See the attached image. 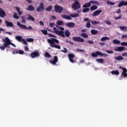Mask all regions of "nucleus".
Here are the masks:
<instances>
[{
    "mask_svg": "<svg viewBox=\"0 0 127 127\" xmlns=\"http://www.w3.org/2000/svg\"><path fill=\"white\" fill-rule=\"evenodd\" d=\"M48 43L50 44L51 47L53 48H56L57 49H61V47L58 45H55V43L57 44H59V41L57 39L52 38L51 39H48L47 40Z\"/></svg>",
    "mask_w": 127,
    "mask_h": 127,
    "instance_id": "obj_1",
    "label": "nucleus"
},
{
    "mask_svg": "<svg viewBox=\"0 0 127 127\" xmlns=\"http://www.w3.org/2000/svg\"><path fill=\"white\" fill-rule=\"evenodd\" d=\"M74 2L71 3V7L72 9L74 10H78V9H80L81 8V4L80 2L78 1V0H74Z\"/></svg>",
    "mask_w": 127,
    "mask_h": 127,
    "instance_id": "obj_2",
    "label": "nucleus"
},
{
    "mask_svg": "<svg viewBox=\"0 0 127 127\" xmlns=\"http://www.w3.org/2000/svg\"><path fill=\"white\" fill-rule=\"evenodd\" d=\"M63 9H64L63 7L59 5H55L54 6V10L57 13H62Z\"/></svg>",
    "mask_w": 127,
    "mask_h": 127,
    "instance_id": "obj_3",
    "label": "nucleus"
},
{
    "mask_svg": "<svg viewBox=\"0 0 127 127\" xmlns=\"http://www.w3.org/2000/svg\"><path fill=\"white\" fill-rule=\"evenodd\" d=\"M17 25L21 28V29H29V30H32V27L31 26L26 27V25L21 24L19 22H17Z\"/></svg>",
    "mask_w": 127,
    "mask_h": 127,
    "instance_id": "obj_4",
    "label": "nucleus"
},
{
    "mask_svg": "<svg viewBox=\"0 0 127 127\" xmlns=\"http://www.w3.org/2000/svg\"><path fill=\"white\" fill-rule=\"evenodd\" d=\"M72 40L75 42H80L81 43L85 42V39L80 37H73Z\"/></svg>",
    "mask_w": 127,
    "mask_h": 127,
    "instance_id": "obj_5",
    "label": "nucleus"
},
{
    "mask_svg": "<svg viewBox=\"0 0 127 127\" xmlns=\"http://www.w3.org/2000/svg\"><path fill=\"white\" fill-rule=\"evenodd\" d=\"M53 29L55 33L56 34L60 35L61 36H62V37H65V35H64V31H58L57 30V28L56 27H54Z\"/></svg>",
    "mask_w": 127,
    "mask_h": 127,
    "instance_id": "obj_6",
    "label": "nucleus"
},
{
    "mask_svg": "<svg viewBox=\"0 0 127 127\" xmlns=\"http://www.w3.org/2000/svg\"><path fill=\"white\" fill-rule=\"evenodd\" d=\"M30 55L33 59L37 58V57H40V54H39V52L37 51H34L32 52Z\"/></svg>",
    "mask_w": 127,
    "mask_h": 127,
    "instance_id": "obj_7",
    "label": "nucleus"
},
{
    "mask_svg": "<svg viewBox=\"0 0 127 127\" xmlns=\"http://www.w3.org/2000/svg\"><path fill=\"white\" fill-rule=\"evenodd\" d=\"M43 10H44V4H43V2H41L39 7L37 8L36 11L41 12V11H43Z\"/></svg>",
    "mask_w": 127,
    "mask_h": 127,
    "instance_id": "obj_8",
    "label": "nucleus"
},
{
    "mask_svg": "<svg viewBox=\"0 0 127 127\" xmlns=\"http://www.w3.org/2000/svg\"><path fill=\"white\" fill-rule=\"evenodd\" d=\"M84 21H88V22L86 23V27L87 28H90L91 27V22L92 21V20L90 19L89 18H85L83 19Z\"/></svg>",
    "mask_w": 127,
    "mask_h": 127,
    "instance_id": "obj_9",
    "label": "nucleus"
},
{
    "mask_svg": "<svg viewBox=\"0 0 127 127\" xmlns=\"http://www.w3.org/2000/svg\"><path fill=\"white\" fill-rule=\"evenodd\" d=\"M3 42H4V43L3 44V46H0V50H2L3 51H4L5 48H6V47H7L8 46L6 43V41H5V39H3Z\"/></svg>",
    "mask_w": 127,
    "mask_h": 127,
    "instance_id": "obj_10",
    "label": "nucleus"
},
{
    "mask_svg": "<svg viewBox=\"0 0 127 127\" xmlns=\"http://www.w3.org/2000/svg\"><path fill=\"white\" fill-rule=\"evenodd\" d=\"M68 58H69V60L70 62H71V63H76V61H74V60H73V58H74V57H75V55L73 54H69L68 55Z\"/></svg>",
    "mask_w": 127,
    "mask_h": 127,
    "instance_id": "obj_11",
    "label": "nucleus"
},
{
    "mask_svg": "<svg viewBox=\"0 0 127 127\" xmlns=\"http://www.w3.org/2000/svg\"><path fill=\"white\" fill-rule=\"evenodd\" d=\"M5 41L7 43V46H8V45H11L13 47H16V46H15V45H14V44L11 43V42L10 41V40H9V39L8 38L6 37L5 38Z\"/></svg>",
    "mask_w": 127,
    "mask_h": 127,
    "instance_id": "obj_12",
    "label": "nucleus"
},
{
    "mask_svg": "<svg viewBox=\"0 0 127 127\" xmlns=\"http://www.w3.org/2000/svg\"><path fill=\"white\" fill-rule=\"evenodd\" d=\"M50 63H51V64H53V65H56V63L58 62V57L55 56L54 57V60L50 61Z\"/></svg>",
    "mask_w": 127,
    "mask_h": 127,
    "instance_id": "obj_13",
    "label": "nucleus"
},
{
    "mask_svg": "<svg viewBox=\"0 0 127 127\" xmlns=\"http://www.w3.org/2000/svg\"><path fill=\"white\" fill-rule=\"evenodd\" d=\"M125 47H117L114 49V51L117 52H121V51H124V50H125Z\"/></svg>",
    "mask_w": 127,
    "mask_h": 127,
    "instance_id": "obj_14",
    "label": "nucleus"
},
{
    "mask_svg": "<svg viewBox=\"0 0 127 127\" xmlns=\"http://www.w3.org/2000/svg\"><path fill=\"white\" fill-rule=\"evenodd\" d=\"M102 11V10H97L93 12L92 15L93 16H98V15H100V13H101Z\"/></svg>",
    "mask_w": 127,
    "mask_h": 127,
    "instance_id": "obj_15",
    "label": "nucleus"
},
{
    "mask_svg": "<svg viewBox=\"0 0 127 127\" xmlns=\"http://www.w3.org/2000/svg\"><path fill=\"white\" fill-rule=\"evenodd\" d=\"M6 15L5 12L3 9L1 8H0V17H4Z\"/></svg>",
    "mask_w": 127,
    "mask_h": 127,
    "instance_id": "obj_16",
    "label": "nucleus"
},
{
    "mask_svg": "<svg viewBox=\"0 0 127 127\" xmlns=\"http://www.w3.org/2000/svg\"><path fill=\"white\" fill-rule=\"evenodd\" d=\"M65 25L67 26V27H70V28H73L75 26V23L73 22H68L67 23H65Z\"/></svg>",
    "mask_w": 127,
    "mask_h": 127,
    "instance_id": "obj_17",
    "label": "nucleus"
},
{
    "mask_svg": "<svg viewBox=\"0 0 127 127\" xmlns=\"http://www.w3.org/2000/svg\"><path fill=\"white\" fill-rule=\"evenodd\" d=\"M123 72L122 73V76H124V77H127V69L126 68H123Z\"/></svg>",
    "mask_w": 127,
    "mask_h": 127,
    "instance_id": "obj_18",
    "label": "nucleus"
},
{
    "mask_svg": "<svg viewBox=\"0 0 127 127\" xmlns=\"http://www.w3.org/2000/svg\"><path fill=\"white\" fill-rule=\"evenodd\" d=\"M5 23L7 27H13V24L11 22L5 21Z\"/></svg>",
    "mask_w": 127,
    "mask_h": 127,
    "instance_id": "obj_19",
    "label": "nucleus"
},
{
    "mask_svg": "<svg viewBox=\"0 0 127 127\" xmlns=\"http://www.w3.org/2000/svg\"><path fill=\"white\" fill-rule=\"evenodd\" d=\"M34 9H35V8L34 6H32V5H28L27 10H28L29 11H34Z\"/></svg>",
    "mask_w": 127,
    "mask_h": 127,
    "instance_id": "obj_20",
    "label": "nucleus"
},
{
    "mask_svg": "<svg viewBox=\"0 0 127 127\" xmlns=\"http://www.w3.org/2000/svg\"><path fill=\"white\" fill-rule=\"evenodd\" d=\"M28 17L27 18V20H31V21H35V19L30 14L27 15Z\"/></svg>",
    "mask_w": 127,
    "mask_h": 127,
    "instance_id": "obj_21",
    "label": "nucleus"
},
{
    "mask_svg": "<svg viewBox=\"0 0 127 127\" xmlns=\"http://www.w3.org/2000/svg\"><path fill=\"white\" fill-rule=\"evenodd\" d=\"M100 56V51H97L96 53H93L91 54L92 57H98V56Z\"/></svg>",
    "mask_w": 127,
    "mask_h": 127,
    "instance_id": "obj_22",
    "label": "nucleus"
},
{
    "mask_svg": "<svg viewBox=\"0 0 127 127\" xmlns=\"http://www.w3.org/2000/svg\"><path fill=\"white\" fill-rule=\"evenodd\" d=\"M99 31L98 30L92 29L91 30V33L92 35H97Z\"/></svg>",
    "mask_w": 127,
    "mask_h": 127,
    "instance_id": "obj_23",
    "label": "nucleus"
},
{
    "mask_svg": "<svg viewBox=\"0 0 127 127\" xmlns=\"http://www.w3.org/2000/svg\"><path fill=\"white\" fill-rule=\"evenodd\" d=\"M91 4L89 1V2H86L84 3V4L82 6V7L87 8V7H90L91 6Z\"/></svg>",
    "mask_w": 127,
    "mask_h": 127,
    "instance_id": "obj_24",
    "label": "nucleus"
},
{
    "mask_svg": "<svg viewBox=\"0 0 127 127\" xmlns=\"http://www.w3.org/2000/svg\"><path fill=\"white\" fill-rule=\"evenodd\" d=\"M15 38L16 40L19 41V42H21V41H22V40H23V39H22V37L20 36H17L16 37H15Z\"/></svg>",
    "mask_w": 127,
    "mask_h": 127,
    "instance_id": "obj_25",
    "label": "nucleus"
},
{
    "mask_svg": "<svg viewBox=\"0 0 127 127\" xmlns=\"http://www.w3.org/2000/svg\"><path fill=\"white\" fill-rule=\"evenodd\" d=\"M119 28H120V29L122 31H127V26H120Z\"/></svg>",
    "mask_w": 127,
    "mask_h": 127,
    "instance_id": "obj_26",
    "label": "nucleus"
},
{
    "mask_svg": "<svg viewBox=\"0 0 127 127\" xmlns=\"http://www.w3.org/2000/svg\"><path fill=\"white\" fill-rule=\"evenodd\" d=\"M107 40H110V38L108 37H103L101 39V41H102V42H104V41H106Z\"/></svg>",
    "mask_w": 127,
    "mask_h": 127,
    "instance_id": "obj_27",
    "label": "nucleus"
},
{
    "mask_svg": "<svg viewBox=\"0 0 127 127\" xmlns=\"http://www.w3.org/2000/svg\"><path fill=\"white\" fill-rule=\"evenodd\" d=\"M111 74H112V75H119L120 74V71H119L118 70H113L112 71H111Z\"/></svg>",
    "mask_w": 127,
    "mask_h": 127,
    "instance_id": "obj_28",
    "label": "nucleus"
},
{
    "mask_svg": "<svg viewBox=\"0 0 127 127\" xmlns=\"http://www.w3.org/2000/svg\"><path fill=\"white\" fill-rule=\"evenodd\" d=\"M97 8H98V6L94 5L90 7V10H91V11H93V10L97 9Z\"/></svg>",
    "mask_w": 127,
    "mask_h": 127,
    "instance_id": "obj_29",
    "label": "nucleus"
},
{
    "mask_svg": "<svg viewBox=\"0 0 127 127\" xmlns=\"http://www.w3.org/2000/svg\"><path fill=\"white\" fill-rule=\"evenodd\" d=\"M81 36H82V37H83V38H88V37H89V35L85 33H81Z\"/></svg>",
    "mask_w": 127,
    "mask_h": 127,
    "instance_id": "obj_30",
    "label": "nucleus"
},
{
    "mask_svg": "<svg viewBox=\"0 0 127 127\" xmlns=\"http://www.w3.org/2000/svg\"><path fill=\"white\" fill-rule=\"evenodd\" d=\"M64 34L66 37H69L70 36V31H69L68 30H66L64 32Z\"/></svg>",
    "mask_w": 127,
    "mask_h": 127,
    "instance_id": "obj_31",
    "label": "nucleus"
},
{
    "mask_svg": "<svg viewBox=\"0 0 127 127\" xmlns=\"http://www.w3.org/2000/svg\"><path fill=\"white\" fill-rule=\"evenodd\" d=\"M22 21L21 22L23 23H26V18H25V16H21Z\"/></svg>",
    "mask_w": 127,
    "mask_h": 127,
    "instance_id": "obj_32",
    "label": "nucleus"
},
{
    "mask_svg": "<svg viewBox=\"0 0 127 127\" xmlns=\"http://www.w3.org/2000/svg\"><path fill=\"white\" fill-rule=\"evenodd\" d=\"M116 60H118V61H121L122 60H124V58L122 56H118L115 58Z\"/></svg>",
    "mask_w": 127,
    "mask_h": 127,
    "instance_id": "obj_33",
    "label": "nucleus"
},
{
    "mask_svg": "<svg viewBox=\"0 0 127 127\" xmlns=\"http://www.w3.org/2000/svg\"><path fill=\"white\" fill-rule=\"evenodd\" d=\"M96 61L98 62V63H104V59H96Z\"/></svg>",
    "mask_w": 127,
    "mask_h": 127,
    "instance_id": "obj_34",
    "label": "nucleus"
},
{
    "mask_svg": "<svg viewBox=\"0 0 127 127\" xmlns=\"http://www.w3.org/2000/svg\"><path fill=\"white\" fill-rule=\"evenodd\" d=\"M99 56H101V57H107V56H108V54L106 53H102V52H100Z\"/></svg>",
    "mask_w": 127,
    "mask_h": 127,
    "instance_id": "obj_35",
    "label": "nucleus"
},
{
    "mask_svg": "<svg viewBox=\"0 0 127 127\" xmlns=\"http://www.w3.org/2000/svg\"><path fill=\"white\" fill-rule=\"evenodd\" d=\"M89 11H90V8H83L82 10V12H84V13L86 12H89Z\"/></svg>",
    "mask_w": 127,
    "mask_h": 127,
    "instance_id": "obj_36",
    "label": "nucleus"
},
{
    "mask_svg": "<svg viewBox=\"0 0 127 127\" xmlns=\"http://www.w3.org/2000/svg\"><path fill=\"white\" fill-rule=\"evenodd\" d=\"M45 57H47V58H51V55H50L48 52H46Z\"/></svg>",
    "mask_w": 127,
    "mask_h": 127,
    "instance_id": "obj_37",
    "label": "nucleus"
},
{
    "mask_svg": "<svg viewBox=\"0 0 127 127\" xmlns=\"http://www.w3.org/2000/svg\"><path fill=\"white\" fill-rule=\"evenodd\" d=\"M91 23L93 25H97V24H100V22L97 21H91Z\"/></svg>",
    "mask_w": 127,
    "mask_h": 127,
    "instance_id": "obj_38",
    "label": "nucleus"
},
{
    "mask_svg": "<svg viewBox=\"0 0 127 127\" xmlns=\"http://www.w3.org/2000/svg\"><path fill=\"white\" fill-rule=\"evenodd\" d=\"M52 6L50 5L46 9V11H51V10H52Z\"/></svg>",
    "mask_w": 127,
    "mask_h": 127,
    "instance_id": "obj_39",
    "label": "nucleus"
},
{
    "mask_svg": "<svg viewBox=\"0 0 127 127\" xmlns=\"http://www.w3.org/2000/svg\"><path fill=\"white\" fill-rule=\"evenodd\" d=\"M113 43L114 44H120V43H121V41L115 39L113 40Z\"/></svg>",
    "mask_w": 127,
    "mask_h": 127,
    "instance_id": "obj_40",
    "label": "nucleus"
},
{
    "mask_svg": "<svg viewBox=\"0 0 127 127\" xmlns=\"http://www.w3.org/2000/svg\"><path fill=\"white\" fill-rule=\"evenodd\" d=\"M106 3L107 4H110L111 6L112 5H115V3L114 2H113L110 0H108L107 1Z\"/></svg>",
    "mask_w": 127,
    "mask_h": 127,
    "instance_id": "obj_41",
    "label": "nucleus"
},
{
    "mask_svg": "<svg viewBox=\"0 0 127 127\" xmlns=\"http://www.w3.org/2000/svg\"><path fill=\"white\" fill-rule=\"evenodd\" d=\"M122 16H123V15L122 14H120L118 17H114V19L115 20H119V19H121V18H122Z\"/></svg>",
    "mask_w": 127,
    "mask_h": 127,
    "instance_id": "obj_42",
    "label": "nucleus"
},
{
    "mask_svg": "<svg viewBox=\"0 0 127 127\" xmlns=\"http://www.w3.org/2000/svg\"><path fill=\"white\" fill-rule=\"evenodd\" d=\"M41 32L45 35H48V33H47V30H41Z\"/></svg>",
    "mask_w": 127,
    "mask_h": 127,
    "instance_id": "obj_43",
    "label": "nucleus"
},
{
    "mask_svg": "<svg viewBox=\"0 0 127 127\" xmlns=\"http://www.w3.org/2000/svg\"><path fill=\"white\" fill-rule=\"evenodd\" d=\"M57 25H62V24H63V21L61 20H58L57 21Z\"/></svg>",
    "mask_w": 127,
    "mask_h": 127,
    "instance_id": "obj_44",
    "label": "nucleus"
},
{
    "mask_svg": "<svg viewBox=\"0 0 127 127\" xmlns=\"http://www.w3.org/2000/svg\"><path fill=\"white\" fill-rule=\"evenodd\" d=\"M70 16L71 17H77V16H79V14L74 13V14H70Z\"/></svg>",
    "mask_w": 127,
    "mask_h": 127,
    "instance_id": "obj_45",
    "label": "nucleus"
},
{
    "mask_svg": "<svg viewBox=\"0 0 127 127\" xmlns=\"http://www.w3.org/2000/svg\"><path fill=\"white\" fill-rule=\"evenodd\" d=\"M26 41H27V42H33V41H34V39L30 38L29 39H26Z\"/></svg>",
    "mask_w": 127,
    "mask_h": 127,
    "instance_id": "obj_46",
    "label": "nucleus"
},
{
    "mask_svg": "<svg viewBox=\"0 0 127 127\" xmlns=\"http://www.w3.org/2000/svg\"><path fill=\"white\" fill-rule=\"evenodd\" d=\"M13 17L15 19H18L19 18V17L17 16V13H14Z\"/></svg>",
    "mask_w": 127,
    "mask_h": 127,
    "instance_id": "obj_47",
    "label": "nucleus"
},
{
    "mask_svg": "<svg viewBox=\"0 0 127 127\" xmlns=\"http://www.w3.org/2000/svg\"><path fill=\"white\" fill-rule=\"evenodd\" d=\"M105 23H106V24H108V25H111V21L110 20H107V21H104Z\"/></svg>",
    "mask_w": 127,
    "mask_h": 127,
    "instance_id": "obj_48",
    "label": "nucleus"
},
{
    "mask_svg": "<svg viewBox=\"0 0 127 127\" xmlns=\"http://www.w3.org/2000/svg\"><path fill=\"white\" fill-rule=\"evenodd\" d=\"M22 42H23V44H25V45H28V43L26 41H25V39H23Z\"/></svg>",
    "mask_w": 127,
    "mask_h": 127,
    "instance_id": "obj_49",
    "label": "nucleus"
},
{
    "mask_svg": "<svg viewBox=\"0 0 127 127\" xmlns=\"http://www.w3.org/2000/svg\"><path fill=\"white\" fill-rule=\"evenodd\" d=\"M48 35L50 36V37H54V38H57V37H56V36L52 34H48Z\"/></svg>",
    "mask_w": 127,
    "mask_h": 127,
    "instance_id": "obj_50",
    "label": "nucleus"
},
{
    "mask_svg": "<svg viewBox=\"0 0 127 127\" xmlns=\"http://www.w3.org/2000/svg\"><path fill=\"white\" fill-rule=\"evenodd\" d=\"M121 45H122V46H127V42H122Z\"/></svg>",
    "mask_w": 127,
    "mask_h": 127,
    "instance_id": "obj_51",
    "label": "nucleus"
},
{
    "mask_svg": "<svg viewBox=\"0 0 127 127\" xmlns=\"http://www.w3.org/2000/svg\"><path fill=\"white\" fill-rule=\"evenodd\" d=\"M106 52H107V53H108V54H113V53H114V51H113L107 50L106 51Z\"/></svg>",
    "mask_w": 127,
    "mask_h": 127,
    "instance_id": "obj_52",
    "label": "nucleus"
},
{
    "mask_svg": "<svg viewBox=\"0 0 127 127\" xmlns=\"http://www.w3.org/2000/svg\"><path fill=\"white\" fill-rule=\"evenodd\" d=\"M67 15H65V14H63V15H61V17L63 18H64L65 19H66L67 18Z\"/></svg>",
    "mask_w": 127,
    "mask_h": 127,
    "instance_id": "obj_53",
    "label": "nucleus"
},
{
    "mask_svg": "<svg viewBox=\"0 0 127 127\" xmlns=\"http://www.w3.org/2000/svg\"><path fill=\"white\" fill-rule=\"evenodd\" d=\"M67 15H65V14H63V15H61V17L63 18H64L65 19H66L67 18Z\"/></svg>",
    "mask_w": 127,
    "mask_h": 127,
    "instance_id": "obj_54",
    "label": "nucleus"
},
{
    "mask_svg": "<svg viewBox=\"0 0 127 127\" xmlns=\"http://www.w3.org/2000/svg\"><path fill=\"white\" fill-rule=\"evenodd\" d=\"M77 51H78V52H85V50H81L80 49H76Z\"/></svg>",
    "mask_w": 127,
    "mask_h": 127,
    "instance_id": "obj_55",
    "label": "nucleus"
},
{
    "mask_svg": "<svg viewBox=\"0 0 127 127\" xmlns=\"http://www.w3.org/2000/svg\"><path fill=\"white\" fill-rule=\"evenodd\" d=\"M67 19V20H71V19H72V17H71V16H66V19Z\"/></svg>",
    "mask_w": 127,
    "mask_h": 127,
    "instance_id": "obj_56",
    "label": "nucleus"
},
{
    "mask_svg": "<svg viewBox=\"0 0 127 127\" xmlns=\"http://www.w3.org/2000/svg\"><path fill=\"white\" fill-rule=\"evenodd\" d=\"M18 53H19V54H20V55L24 54V52L23 51L19 50Z\"/></svg>",
    "mask_w": 127,
    "mask_h": 127,
    "instance_id": "obj_57",
    "label": "nucleus"
},
{
    "mask_svg": "<svg viewBox=\"0 0 127 127\" xmlns=\"http://www.w3.org/2000/svg\"><path fill=\"white\" fill-rule=\"evenodd\" d=\"M64 50H62V52H64V53H67V49H66V48H64Z\"/></svg>",
    "mask_w": 127,
    "mask_h": 127,
    "instance_id": "obj_58",
    "label": "nucleus"
},
{
    "mask_svg": "<svg viewBox=\"0 0 127 127\" xmlns=\"http://www.w3.org/2000/svg\"><path fill=\"white\" fill-rule=\"evenodd\" d=\"M55 25V23H50V27H53Z\"/></svg>",
    "mask_w": 127,
    "mask_h": 127,
    "instance_id": "obj_59",
    "label": "nucleus"
},
{
    "mask_svg": "<svg viewBox=\"0 0 127 127\" xmlns=\"http://www.w3.org/2000/svg\"><path fill=\"white\" fill-rule=\"evenodd\" d=\"M87 43H89V44H94V41H88Z\"/></svg>",
    "mask_w": 127,
    "mask_h": 127,
    "instance_id": "obj_60",
    "label": "nucleus"
},
{
    "mask_svg": "<svg viewBox=\"0 0 127 127\" xmlns=\"http://www.w3.org/2000/svg\"><path fill=\"white\" fill-rule=\"evenodd\" d=\"M24 49L26 52L29 51V48H28V47H25Z\"/></svg>",
    "mask_w": 127,
    "mask_h": 127,
    "instance_id": "obj_61",
    "label": "nucleus"
},
{
    "mask_svg": "<svg viewBox=\"0 0 127 127\" xmlns=\"http://www.w3.org/2000/svg\"><path fill=\"white\" fill-rule=\"evenodd\" d=\"M39 23H40V25H42V26H44V23L42 21H40L39 22Z\"/></svg>",
    "mask_w": 127,
    "mask_h": 127,
    "instance_id": "obj_62",
    "label": "nucleus"
},
{
    "mask_svg": "<svg viewBox=\"0 0 127 127\" xmlns=\"http://www.w3.org/2000/svg\"><path fill=\"white\" fill-rule=\"evenodd\" d=\"M15 8L16 9L17 12H18V11H20V8L19 7H16H16H15Z\"/></svg>",
    "mask_w": 127,
    "mask_h": 127,
    "instance_id": "obj_63",
    "label": "nucleus"
},
{
    "mask_svg": "<svg viewBox=\"0 0 127 127\" xmlns=\"http://www.w3.org/2000/svg\"><path fill=\"white\" fill-rule=\"evenodd\" d=\"M59 28L60 29V30H62L61 31H63L64 30V27H59Z\"/></svg>",
    "mask_w": 127,
    "mask_h": 127,
    "instance_id": "obj_64",
    "label": "nucleus"
}]
</instances>
